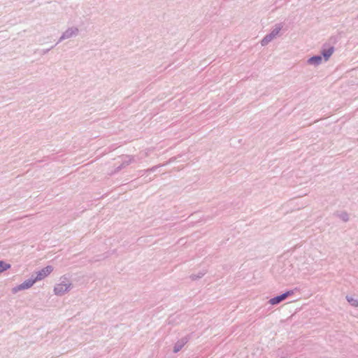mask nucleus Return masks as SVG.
Returning a JSON list of instances; mask_svg holds the SVG:
<instances>
[{
  "label": "nucleus",
  "mask_w": 358,
  "mask_h": 358,
  "mask_svg": "<svg viewBox=\"0 0 358 358\" xmlns=\"http://www.w3.org/2000/svg\"><path fill=\"white\" fill-rule=\"evenodd\" d=\"M78 34H79L78 28H77L76 27H69L64 32H63V34L60 36L57 44H58L59 43L62 42L64 40H66V39H68V38H70L72 37H76V36L78 35Z\"/></svg>",
  "instance_id": "1"
},
{
  "label": "nucleus",
  "mask_w": 358,
  "mask_h": 358,
  "mask_svg": "<svg viewBox=\"0 0 358 358\" xmlns=\"http://www.w3.org/2000/svg\"><path fill=\"white\" fill-rule=\"evenodd\" d=\"M71 283L62 282H60L59 284H57L55 286V287H54V293L56 295L62 296L66 292L69 291V289H71Z\"/></svg>",
  "instance_id": "2"
},
{
  "label": "nucleus",
  "mask_w": 358,
  "mask_h": 358,
  "mask_svg": "<svg viewBox=\"0 0 358 358\" xmlns=\"http://www.w3.org/2000/svg\"><path fill=\"white\" fill-rule=\"evenodd\" d=\"M36 282V279L34 278H29L26 280H24L22 283L14 287L12 289V292L13 294L17 293L19 291L29 289Z\"/></svg>",
  "instance_id": "3"
},
{
  "label": "nucleus",
  "mask_w": 358,
  "mask_h": 358,
  "mask_svg": "<svg viewBox=\"0 0 358 358\" xmlns=\"http://www.w3.org/2000/svg\"><path fill=\"white\" fill-rule=\"evenodd\" d=\"M335 50L334 46L329 45L327 43L322 45V48L321 50V56L324 58V61L327 62L329 59L330 57L332 55Z\"/></svg>",
  "instance_id": "4"
},
{
  "label": "nucleus",
  "mask_w": 358,
  "mask_h": 358,
  "mask_svg": "<svg viewBox=\"0 0 358 358\" xmlns=\"http://www.w3.org/2000/svg\"><path fill=\"white\" fill-rule=\"evenodd\" d=\"M136 159H135V157L134 156H132V155H126L124 157V160L122 161V164L118 166L117 167H116V169H115L114 171V173H117L118 171H120V170H122V169H124L125 167H127L128 165H129L130 164H131L132 162H136Z\"/></svg>",
  "instance_id": "5"
},
{
  "label": "nucleus",
  "mask_w": 358,
  "mask_h": 358,
  "mask_svg": "<svg viewBox=\"0 0 358 358\" xmlns=\"http://www.w3.org/2000/svg\"><path fill=\"white\" fill-rule=\"evenodd\" d=\"M53 271L52 266H47L42 268L41 271L36 272V276L34 278L36 281L41 280L50 274Z\"/></svg>",
  "instance_id": "6"
},
{
  "label": "nucleus",
  "mask_w": 358,
  "mask_h": 358,
  "mask_svg": "<svg viewBox=\"0 0 358 358\" xmlns=\"http://www.w3.org/2000/svg\"><path fill=\"white\" fill-rule=\"evenodd\" d=\"M191 336L187 335L178 340L173 346V352L177 353L184 347V345L189 341Z\"/></svg>",
  "instance_id": "7"
},
{
  "label": "nucleus",
  "mask_w": 358,
  "mask_h": 358,
  "mask_svg": "<svg viewBox=\"0 0 358 358\" xmlns=\"http://www.w3.org/2000/svg\"><path fill=\"white\" fill-rule=\"evenodd\" d=\"M322 62L321 55H314L307 60V63L310 65L318 66Z\"/></svg>",
  "instance_id": "8"
},
{
  "label": "nucleus",
  "mask_w": 358,
  "mask_h": 358,
  "mask_svg": "<svg viewBox=\"0 0 358 358\" xmlns=\"http://www.w3.org/2000/svg\"><path fill=\"white\" fill-rule=\"evenodd\" d=\"M282 29V24H275V28L271 30V31L268 34V36H271V38L272 39L275 38Z\"/></svg>",
  "instance_id": "9"
},
{
  "label": "nucleus",
  "mask_w": 358,
  "mask_h": 358,
  "mask_svg": "<svg viewBox=\"0 0 358 358\" xmlns=\"http://www.w3.org/2000/svg\"><path fill=\"white\" fill-rule=\"evenodd\" d=\"M285 299L282 296V295L280 294L278 296L271 298L268 303L271 305H277L283 301Z\"/></svg>",
  "instance_id": "10"
},
{
  "label": "nucleus",
  "mask_w": 358,
  "mask_h": 358,
  "mask_svg": "<svg viewBox=\"0 0 358 358\" xmlns=\"http://www.w3.org/2000/svg\"><path fill=\"white\" fill-rule=\"evenodd\" d=\"M346 300L350 303V304L353 307H358V300L350 296H346Z\"/></svg>",
  "instance_id": "11"
},
{
  "label": "nucleus",
  "mask_w": 358,
  "mask_h": 358,
  "mask_svg": "<svg viewBox=\"0 0 358 358\" xmlns=\"http://www.w3.org/2000/svg\"><path fill=\"white\" fill-rule=\"evenodd\" d=\"M10 268V264H7L3 261H0V273L6 271Z\"/></svg>",
  "instance_id": "12"
},
{
  "label": "nucleus",
  "mask_w": 358,
  "mask_h": 358,
  "mask_svg": "<svg viewBox=\"0 0 358 358\" xmlns=\"http://www.w3.org/2000/svg\"><path fill=\"white\" fill-rule=\"evenodd\" d=\"M273 39L271 38V36L266 34L261 41V45L262 46H265L268 44Z\"/></svg>",
  "instance_id": "13"
},
{
  "label": "nucleus",
  "mask_w": 358,
  "mask_h": 358,
  "mask_svg": "<svg viewBox=\"0 0 358 358\" xmlns=\"http://www.w3.org/2000/svg\"><path fill=\"white\" fill-rule=\"evenodd\" d=\"M205 272H199L198 274H192L189 278L192 280H196L198 279L201 278L204 275Z\"/></svg>",
  "instance_id": "14"
},
{
  "label": "nucleus",
  "mask_w": 358,
  "mask_h": 358,
  "mask_svg": "<svg viewBox=\"0 0 358 358\" xmlns=\"http://www.w3.org/2000/svg\"><path fill=\"white\" fill-rule=\"evenodd\" d=\"M150 150L148 149V150H146L145 151L141 152L139 153L138 157V160H141V159H142L143 158H145V157H148L149 154H150Z\"/></svg>",
  "instance_id": "15"
},
{
  "label": "nucleus",
  "mask_w": 358,
  "mask_h": 358,
  "mask_svg": "<svg viewBox=\"0 0 358 358\" xmlns=\"http://www.w3.org/2000/svg\"><path fill=\"white\" fill-rule=\"evenodd\" d=\"M294 294V290H288L287 292H285V293L282 294V296L284 297L285 300Z\"/></svg>",
  "instance_id": "16"
},
{
  "label": "nucleus",
  "mask_w": 358,
  "mask_h": 358,
  "mask_svg": "<svg viewBox=\"0 0 358 358\" xmlns=\"http://www.w3.org/2000/svg\"><path fill=\"white\" fill-rule=\"evenodd\" d=\"M340 217L343 220L344 222H348L349 220V216L347 213H343L341 214Z\"/></svg>",
  "instance_id": "17"
},
{
  "label": "nucleus",
  "mask_w": 358,
  "mask_h": 358,
  "mask_svg": "<svg viewBox=\"0 0 358 358\" xmlns=\"http://www.w3.org/2000/svg\"><path fill=\"white\" fill-rule=\"evenodd\" d=\"M162 165H157V166H154L150 169H148L146 170H144L143 171H146V172H154L159 167L162 166Z\"/></svg>",
  "instance_id": "18"
},
{
  "label": "nucleus",
  "mask_w": 358,
  "mask_h": 358,
  "mask_svg": "<svg viewBox=\"0 0 358 358\" xmlns=\"http://www.w3.org/2000/svg\"><path fill=\"white\" fill-rule=\"evenodd\" d=\"M52 48H53V46L51 47L50 48L43 50L42 54L45 55V54L48 53Z\"/></svg>",
  "instance_id": "19"
},
{
  "label": "nucleus",
  "mask_w": 358,
  "mask_h": 358,
  "mask_svg": "<svg viewBox=\"0 0 358 358\" xmlns=\"http://www.w3.org/2000/svg\"><path fill=\"white\" fill-rule=\"evenodd\" d=\"M144 170H141L139 171V173H141L142 176L143 175L144 173H146V171H143Z\"/></svg>",
  "instance_id": "20"
},
{
  "label": "nucleus",
  "mask_w": 358,
  "mask_h": 358,
  "mask_svg": "<svg viewBox=\"0 0 358 358\" xmlns=\"http://www.w3.org/2000/svg\"><path fill=\"white\" fill-rule=\"evenodd\" d=\"M357 18H358V15H357Z\"/></svg>",
  "instance_id": "21"
}]
</instances>
